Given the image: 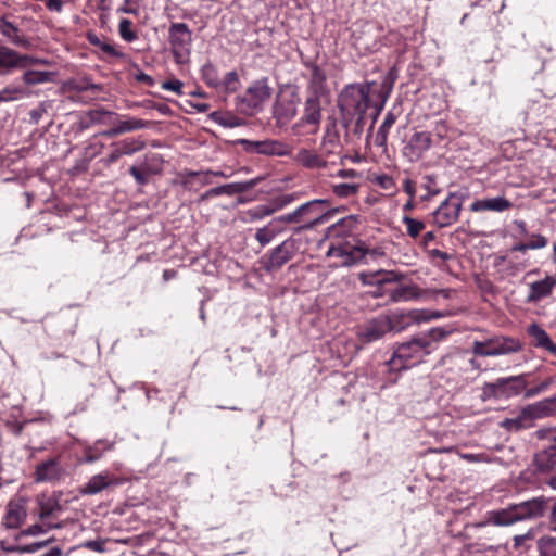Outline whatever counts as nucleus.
<instances>
[{
	"mask_svg": "<svg viewBox=\"0 0 556 556\" xmlns=\"http://www.w3.org/2000/svg\"><path fill=\"white\" fill-rule=\"evenodd\" d=\"M521 350L522 344L518 339L505 336H494L472 343V353L481 357L507 355Z\"/></svg>",
	"mask_w": 556,
	"mask_h": 556,
	"instance_id": "5",
	"label": "nucleus"
},
{
	"mask_svg": "<svg viewBox=\"0 0 556 556\" xmlns=\"http://www.w3.org/2000/svg\"><path fill=\"white\" fill-rule=\"evenodd\" d=\"M407 316L413 321L421 323V321H429L432 319L440 318L443 315L440 312H432V311H427V309H414V311H410L407 314Z\"/></svg>",
	"mask_w": 556,
	"mask_h": 556,
	"instance_id": "53",
	"label": "nucleus"
},
{
	"mask_svg": "<svg viewBox=\"0 0 556 556\" xmlns=\"http://www.w3.org/2000/svg\"><path fill=\"white\" fill-rule=\"evenodd\" d=\"M25 96H27V91L21 86L9 85L0 90L1 102L16 101L24 98Z\"/></svg>",
	"mask_w": 556,
	"mask_h": 556,
	"instance_id": "50",
	"label": "nucleus"
},
{
	"mask_svg": "<svg viewBox=\"0 0 556 556\" xmlns=\"http://www.w3.org/2000/svg\"><path fill=\"white\" fill-rule=\"evenodd\" d=\"M201 77L203 81L212 88L222 87L218 71L212 63H206L202 66Z\"/></svg>",
	"mask_w": 556,
	"mask_h": 556,
	"instance_id": "47",
	"label": "nucleus"
},
{
	"mask_svg": "<svg viewBox=\"0 0 556 556\" xmlns=\"http://www.w3.org/2000/svg\"><path fill=\"white\" fill-rule=\"evenodd\" d=\"M402 220L406 226L407 235L414 239L417 238L426 227L424 222L407 215L403 216Z\"/></svg>",
	"mask_w": 556,
	"mask_h": 556,
	"instance_id": "52",
	"label": "nucleus"
},
{
	"mask_svg": "<svg viewBox=\"0 0 556 556\" xmlns=\"http://www.w3.org/2000/svg\"><path fill=\"white\" fill-rule=\"evenodd\" d=\"M242 143L248 152L268 156H288L292 152L291 146L280 140H243Z\"/></svg>",
	"mask_w": 556,
	"mask_h": 556,
	"instance_id": "16",
	"label": "nucleus"
},
{
	"mask_svg": "<svg viewBox=\"0 0 556 556\" xmlns=\"http://www.w3.org/2000/svg\"><path fill=\"white\" fill-rule=\"evenodd\" d=\"M53 73L43 71H26L23 74V81L26 85H39L52 80Z\"/></svg>",
	"mask_w": 556,
	"mask_h": 556,
	"instance_id": "49",
	"label": "nucleus"
},
{
	"mask_svg": "<svg viewBox=\"0 0 556 556\" xmlns=\"http://www.w3.org/2000/svg\"><path fill=\"white\" fill-rule=\"evenodd\" d=\"M296 112V102L293 99L278 98L273 105V118L276 126L285 127L288 125L295 117Z\"/></svg>",
	"mask_w": 556,
	"mask_h": 556,
	"instance_id": "23",
	"label": "nucleus"
},
{
	"mask_svg": "<svg viewBox=\"0 0 556 556\" xmlns=\"http://www.w3.org/2000/svg\"><path fill=\"white\" fill-rule=\"evenodd\" d=\"M514 511L517 517V521L523 519H530L540 517L544 513V501L539 498H533L531 501H526L516 505H513Z\"/></svg>",
	"mask_w": 556,
	"mask_h": 556,
	"instance_id": "27",
	"label": "nucleus"
},
{
	"mask_svg": "<svg viewBox=\"0 0 556 556\" xmlns=\"http://www.w3.org/2000/svg\"><path fill=\"white\" fill-rule=\"evenodd\" d=\"M500 427L508 432H518L533 427V422L530 415L527 413V407H523L518 416L503 419L500 422Z\"/></svg>",
	"mask_w": 556,
	"mask_h": 556,
	"instance_id": "33",
	"label": "nucleus"
},
{
	"mask_svg": "<svg viewBox=\"0 0 556 556\" xmlns=\"http://www.w3.org/2000/svg\"><path fill=\"white\" fill-rule=\"evenodd\" d=\"M280 233H282V228H279L276 220L273 218L264 227H261L256 230L255 240L262 247H265Z\"/></svg>",
	"mask_w": 556,
	"mask_h": 556,
	"instance_id": "39",
	"label": "nucleus"
},
{
	"mask_svg": "<svg viewBox=\"0 0 556 556\" xmlns=\"http://www.w3.org/2000/svg\"><path fill=\"white\" fill-rule=\"evenodd\" d=\"M451 332H452V330H448L446 328L434 327V328L430 329L427 333L420 334V337L429 338L430 346L434 348V345H433L434 343L445 339Z\"/></svg>",
	"mask_w": 556,
	"mask_h": 556,
	"instance_id": "56",
	"label": "nucleus"
},
{
	"mask_svg": "<svg viewBox=\"0 0 556 556\" xmlns=\"http://www.w3.org/2000/svg\"><path fill=\"white\" fill-rule=\"evenodd\" d=\"M114 116H116L115 113L106 111L103 108L92 109L84 113L78 127L80 130H85L93 125H110Z\"/></svg>",
	"mask_w": 556,
	"mask_h": 556,
	"instance_id": "26",
	"label": "nucleus"
},
{
	"mask_svg": "<svg viewBox=\"0 0 556 556\" xmlns=\"http://www.w3.org/2000/svg\"><path fill=\"white\" fill-rule=\"evenodd\" d=\"M87 39L90 45L99 47L105 54L122 59L124 58V53L115 49L114 46L109 42L102 41L96 34L89 33L87 35Z\"/></svg>",
	"mask_w": 556,
	"mask_h": 556,
	"instance_id": "48",
	"label": "nucleus"
},
{
	"mask_svg": "<svg viewBox=\"0 0 556 556\" xmlns=\"http://www.w3.org/2000/svg\"><path fill=\"white\" fill-rule=\"evenodd\" d=\"M528 243L531 250H539L548 244V239L540 233H532Z\"/></svg>",
	"mask_w": 556,
	"mask_h": 556,
	"instance_id": "61",
	"label": "nucleus"
},
{
	"mask_svg": "<svg viewBox=\"0 0 556 556\" xmlns=\"http://www.w3.org/2000/svg\"><path fill=\"white\" fill-rule=\"evenodd\" d=\"M66 469L60 457H52L36 465L34 480L37 483L55 484L64 479Z\"/></svg>",
	"mask_w": 556,
	"mask_h": 556,
	"instance_id": "13",
	"label": "nucleus"
},
{
	"mask_svg": "<svg viewBox=\"0 0 556 556\" xmlns=\"http://www.w3.org/2000/svg\"><path fill=\"white\" fill-rule=\"evenodd\" d=\"M110 147L111 152L100 161L106 167L116 163L124 155H132L134 153L141 151L146 147V143L140 139L126 138L111 143Z\"/></svg>",
	"mask_w": 556,
	"mask_h": 556,
	"instance_id": "18",
	"label": "nucleus"
},
{
	"mask_svg": "<svg viewBox=\"0 0 556 556\" xmlns=\"http://www.w3.org/2000/svg\"><path fill=\"white\" fill-rule=\"evenodd\" d=\"M239 85V76L236 71L228 72L223 81L222 86L224 87L225 91L227 92H233L237 90Z\"/></svg>",
	"mask_w": 556,
	"mask_h": 556,
	"instance_id": "57",
	"label": "nucleus"
},
{
	"mask_svg": "<svg viewBox=\"0 0 556 556\" xmlns=\"http://www.w3.org/2000/svg\"><path fill=\"white\" fill-rule=\"evenodd\" d=\"M39 518L47 529L61 528V525L53 522L63 511L60 501L53 496H45L38 498Z\"/></svg>",
	"mask_w": 556,
	"mask_h": 556,
	"instance_id": "22",
	"label": "nucleus"
},
{
	"mask_svg": "<svg viewBox=\"0 0 556 556\" xmlns=\"http://www.w3.org/2000/svg\"><path fill=\"white\" fill-rule=\"evenodd\" d=\"M311 70V79L308 88L311 90V94L319 96L324 89L326 75L324 71L316 64H309Z\"/></svg>",
	"mask_w": 556,
	"mask_h": 556,
	"instance_id": "43",
	"label": "nucleus"
},
{
	"mask_svg": "<svg viewBox=\"0 0 556 556\" xmlns=\"http://www.w3.org/2000/svg\"><path fill=\"white\" fill-rule=\"evenodd\" d=\"M274 219L276 220L279 228H282V232L286 230V225H288V224H296L299 226L298 215H296L295 210L293 212L275 217Z\"/></svg>",
	"mask_w": 556,
	"mask_h": 556,
	"instance_id": "60",
	"label": "nucleus"
},
{
	"mask_svg": "<svg viewBox=\"0 0 556 556\" xmlns=\"http://www.w3.org/2000/svg\"><path fill=\"white\" fill-rule=\"evenodd\" d=\"M114 443L106 440H98L92 445H87L84 448V457L80 463L92 464L100 460L103 455L113 450Z\"/></svg>",
	"mask_w": 556,
	"mask_h": 556,
	"instance_id": "31",
	"label": "nucleus"
},
{
	"mask_svg": "<svg viewBox=\"0 0 556 556\" xmlns=\"http://www.w3.org/2000/svg\"><path fill=\"white\" fill-rule=\"evenodd\" d=\"M271 97V88L268 78L262 77L253 81L239 98V109L247 114H252L263 108Z\"/></svg>",
	"mask_w": 556,
	"mask_h": 556,
	"instance_id": "8",
	"label": "nucleus"
},
{
	"mask_svg": "<svg viewBox=\"0 0 556 556\" xmlns=\"http://www.w3.org/2000/svg\"><path fill=\"white\" fill-rule=\"evenodd\" d=\"M295 252V243L293 239H287L279 245L274 248L264 258V268L273 271L281 268L288 263Z\"/></svg>",
	"mask_w": 556,
	"mask_h": 556,
	"instance_id": "17",
	"label": "nucleus"
},
{
	"mask_svg": "<svg viewBox=\"0 0 556 556\" xmlns=\"http://www.w3.org/2000/svg\"><path fill=\"white\" fill-rule=\"evenodd\" d=\"M375 85V81H367L365 84H351L343 88L338 102L344 119L351 121L356 117L357 126L363 123L369 108L370 92H372Z\"/></svg>",
	"mask_w": 556,
	"mask_h": 556,
	"instance_id": "2",
	"label": "nucleus"
},
{
	"mask_svg": "<svg viewBox=\"0 0 556 556\" xmlns=\"http://www.w3.org/2000/svg\"><path fill=\"white\" fill-rule=\"evenodd\" d=\"M528 333L533 338L535 346L543 348L556 356V344L543 328L538 324H531L528 327Z\"/></svg>",
	"mask_w": 556,
	"mask_h": 556,
	"instance_id": "36",
	"label": "nucleus"
},
{
	"mask_svg": "<svg viewBox=\"0 0 556 556\" xmlns=\"http://www.w3.org/2000/svg\"><path fill=\"white\" fill-rule=\"evenodd\" d=\"M168 42L177 64L184 65L190 62L192 33L186 23H173L169 26Z\"/></svg>",
	"mask_w": 556,
	"mask_h": 556,
	"instance_id": "6",
	"label": "nucleus"
},
{
	"mask_svg": "<svg viewBox=\"0 0 556 556\" xmlns=\"http://www.w3.org/2000/svg\"><path fill=\"white\" fill-rule=\"evenodd\" d=\"M160 173L159 168H149L148 159L139 166H131L129 174L135 178L137 184L143 186L148 182L149 176Z\"/></svg>",
	"mask_w": 556,
	"mask_h": 556,
	"instance_id": "44",
	"label": "nucleus"
},
{
	"mask_svg": "<svg viewBox=\"0 0 556 556\" xmlns=\"http://www.w3.org/2000/svg\"><path fill=\"white\" fill-rule=\"evenodd\" d=\"M210 173L211 172H193V170L184 172L180 174L181 185L186 189H191L194 184L195 178H199L200 185H202V186L208 185L211 182V180L208 179Z\"/></svg>",
	"mask_w": 556,
	"mask_h": 556,
	"instance_id": "45",
	"label": "nucleus"
},
{
	"mask_svg": "<svg viewBox=\"0 0 556 556\" xmlns=\"http://www.w3.org/2000/svg\"><path fill=\"white\" fill-rule=\"evenodd\" d=\"M534 437L538 440H551L556 437V426L554 427H542L534 432Z\"/></svg>",
	"mask_w": 556,
	"mask_h": 556,
	"instance_id": "62",
	"label": "nucleus"
},
{
	"mask_svg": "<svg viewBox=\"0 0 556 556\" xmlns=\"http://www.w3.org/2000/svg\"><path fill=\"white\" fill-rule=\"evenodd\" d=\"M432 143L430 131L414 127L402 140V156L410 163H416L431 149Z\"/></svg>",
	"mask_w": 556,
	"mask_h": 556,
	"instance_id": "7",
	"label": "nucleus"
},
{
	"mask_svg": "<svg viewBox=\"0 0 556 556\" xmlns=\"http://www.w3.org/2000/svg\"><path fill=\"white\" fill-rule=\"evenodd\" d=\"M532 422L535 419H542L556 415V396L546 397L533 404L526 406Z\"/></svg>",
	"mask_w": 556,
	"mask_h": 556,
	"instance_id": "28",
	"label": "nucleus"
},
{
	"mask_svg": "<svg viewBox=\"0 0 556 556\" xmlns=\"http://www.w3.org/2000/svg\"><path fill=\"white\" fill-rule=\"evenodd\" d=\"M132 23L128 18L121 20L118 24L119 36L127 42H132L137 39V34L131 29Z\"/></svg>",
	"mask_w": 556,
	"mask_h": 556,
	"instance_id": "55",
	"label": "nucleus"
},
{
	"mask_svg": "<svg viewBox=\"0 0 556 556\" xmlns=\"http://www.w3.org/2000/svg\"><path fill=\"white\" fill-rule=\"evenodd\" d=\"M515 522H517V517H516L513 506H510L506 509L489 513L486 520L483 522L477 523L476 527H484L486 525L509 526Z\"/></svg>",
	"mask_w": 556,
	"mask_h": 556,
	"instance_id": "32",
	"label": "nucleus"
},
{
	"mask_svg": "<svg viewBox=\"0 0 556 556\" xmlns=\"http://www.w3.org/2000/svg\"><path fill=\"white\" fill-rule=\"evenodd\" d=\"M294 160L302 166L309 169L324 168L327 162L316 152L302 148L298 151Z\"/></svg>",
	"mask_w": 556,
	"mask_h": 556,
	"instance_id": "37",
	"label": "nucleus"
},
{
	"mask_svg": "<svg viewBox=\"0 0 556 556\" xmlns=\"http://www.w3.org/2000/svg\"><path fill=\"white\" fill-rule=\"evenodd\" d=\"M254 185H255V182L253 180H251V181H247V182H233V184L215 187V188H212L208 191H206L201 197V199L205 200L210 197H217L223 193H226L229 195H232L235 193H242V192L251 189L252 187H254Z\"/></svg>",
	"mask_w": 556,
	"mask_h": 556,
	"instance_id": "34",
	"label": "nucleus"
},
{
	"mask_svg": "<svg viewBox=\"0 0 556 556\" xmlns=\"http://www.w3.org/2000/svg\"><path fill=\"white\" fill-rule=\"evenodd\" d=\"M321 144L327 154H336L340 152L341 140L336 119L327 121Z\"/></svg>",
	"mask_w": 556,
	"mask_h": 556,
	"instance_id": "29",
	"label": "nucleus"
},
{
	"mask_svg": "<svg viewBox=\"0 0 556 556\" xmlns=\"http://www.w3.org/2000/svg\"><path fill=\"white\" fill-rule=\"evenodd\" d=\"M527 388L525 375L498 378L493 383L485 386V392L496 399H509L519 395Z\"/></svg>",
	"mask_w": 556,
	"mask_h": 556,
	"instance_id": "11",
	"label": "nucleus"
},
{
	"mask_svg": "<svg viewBox=\"0 0 556 556\" xmlns=\"http://www.w3.org/2000/svg\"><path fill=\"white\" fill-rule=\"evenodd\" d=\"M433 350L429 338L417 336L399 344L388 364L393 371L405 370L420 364Z\"/></svg>",
	"mask_w": 556,
	"mask_h": 556,
	"instance_id": "3",
	"label": "nucleus"
},
{
	"mask_svg": "<svg viewBox=\"0 0 556 556\" xmlns=\"http://www.w3.org/2000/svg\"><path fill=\"white\" fill-rule=\"evenodd\" d=\"M358 278L363 285L372 288V290L369 291L372 298H386L389 296V285L396 282L400 276L394 271L377 270L361 273Z\"/></svg>",
	"mask_w": 556,
	"mask_h": 556,
	"instance_id": "10",
	"label": "nucleus"
},
{
	"mask_svg": "<svg viewBox=\"0 0 556 556\" xmlns=\"http://www.w3.org/2000/svg\"><path fill=\"white\" fill-rule=\"evenodd\" d=\"M22 54L8 47H0V67L9 72L13 68H22Z\"/></svg>",
	"mask_w": 556,
	"mask_h": 556,
	"instance_id": "41",
	"label": "nucleus"
},
{
	"mask_svg": "<svg viewBox=\"0 0 556 556\" xmlns=\"http://www.w3.org/2000/svg\"><path fill=\"white\" fill-rule=\"evenodd\" d=\"M109 542V539H97V540H88L85 541L80 547H85L87 549L104 553L106 551L105 544Z\"/></svg>",
	"mask_w": 556,
	"mask_h": 556,
	"instance_id": "58",
	"label": "nucleus"
},
{
	"mask_svg": "<svg viewBox=\"0 0 556 556\" xmlns=\"http://www.w3.org/2000/svg\"><path fill=\"white\" fill-rule=\"evenodd\" d=\"M118 12L137 15L139 13V0H125Z\"/></svg>",
	"mask_w": 556,
	"mask_h": 556,
	"instance_id": "64",
	"label": "nucleus"
},
{
	"mask_svg": "<svg viewBox=\"0 0 556 556\" xmlns=\"http://www.w3.org/2000/svg\"><path fill=\"white\" fill-rule=\"evenodd\" d=\"M540 556H556V538L544 535L536 541Z\"/></svg>",
	"mask_w": 556,
	"mask_h": 556,
	"instance_id": "51",
	"label": "nucleus"
},
{
	"mask_svg": "<svg viewBox=\"0 0 556 556\" xmlns=\"http://www.w3.org/2000/svg\"><path fill=\"white\" fill-rule=\"evenodd\" d=\"M0 31L15 46L22 48L30 47L29 39H27L24 35H21L20 29L13 23L3 21L0 25Z\"/></svg>",
	"mask_w": 556,
	"mask_h": 556,
	"instance_id": "38",
	"label": "nucleus"
},
{
	"mask_svg": "<svg viewBox=\"0 0 556 556\" xmlns=\"http://www.w3.org/2000/svg\"><path fill=\"white\" fill-rule=\"evenodd\" d=\"M556 288V276L545 275L544 278L528 282V293L525 302L527 304H538L544 299L549 298Z\"/></svg>",
	"mask_w": 556,
	"mask_h": 556,
	"instance_id": "20",
	"label": "nucleus"
},
{
	"mask_svg": "<svg viewBox=\"0 0 556 556\" xmlns=\"http://www.w3.org/2000/svg\"><path fill=\"white\" fill-rule=\"evenodd\" d=\"M161 87L164 90L173 91L176 94L181 96L184 84L179 79H172L162 83Z\"/></svg>",
	"mask_w": 556,
	"mask_h": 556,
	"instance_id": "63",
	"label": "nucleus"
},
{
	"mask_svg": "<svg viewBox=\"0 0 556 556\" xmlns=\"http://www.w3.org/2000/svg\"><path fill=\"white\" fill-rule=\"evenodd\" d=\"M532 540H533L532 531H528L525 534L515 535L514 536V546H515V548H517L519 551H523V549L526 551L530 547V545L528 543Z\"/></svg>",
	"mask_w": 556,
	"mask_h": 556,
	"instance_id": "59",
	"label": "nucleus"
},
{
	"mask_svg": "<svg viewBox=\"0 0 556 556\" xmlns=\"http://www.w3.org/2000/svg\"><path fill=\"white\" fill-rule=\"evenodd\" d=\"M149 122L136 117H128L118 122L113 128L102 131L100 135L105 137H116L125 132H130L148 127Z\"/></svg>",
	"mask_w": 556,
	"mask_h": 556,
	"instance_id": "30",
	"label": "nucleus"
},
{
	"mask_svg": "<svg viewBox=\"0 0 556 556\" xmlns=\"http://www.w3.org/2000/svg\"><path fill=\"white\" fill-rule=\"evenodd\" d=\"M26 518L24 506L16 502H10L7 506L3 523L7 528L15 529L22 525Z\"/></svg>",
	"mask_w": 556,
	"mask_h": 556,
	"instance_id": "35",
	"label": "nucleus"
},
{
	"mask_svg": "<svg viewBox=\"0 0 556 556\" xmlns=\"http://www.w3.org/2000/svg\"><path fill=\"white\" fill-rule=\"evenodd\" d=\"M291 202V197L286 195L283 198L277 199L271 203L261 204L255 207L249 208L244 212V220L245 222H256L261 220L275 212L281 210L287 204Z\"/></svg>",
	"mask_w": 556,
	"mask_h": 556,
	"instance_id": "24",
	"label": "nucleus"
},
{
	"mask_svg": "<svg viewBox=\"0 0 556 556\" xmlns=\"http://www.w3.org/2000/svg\"><path fill=\"white\" fill-rule=\"evenodd\" d=\"M332 179L330 189L340 199L354 198L359 191L361 184L356 180L361 179V174L355 169H340Z\"/></svg>",
	"mask_w": 556,
	"mask_h": 556,
	"instance_id": "9",
	"label": "nucleus"
},
{
	"mask_svg": "<svg viewBox=\"0 0 556 556\" xmlns=\"http://www.w3.org/2000/svg\"><path fill=\"white\" fill-rule=\"evenodd\" d=\"M513 207V201L506 198L504 194H500L496 197L477 199L470 204L469 210L473 213H504L510 211Z\"/></svg>",
	"mask_w": 556,
	"mask_h": 556,
	"instance_id": "21",
	"label": "nucleus"
},
{
	"mask_svg": "<svg viewBox=\"0 0 556 556\" xmlns=\"http://www.w3.org/2000/svg\"><path fill=\"white\" fill-rule=\"evenodd\" d=\"M104 147V143L101 141L94 139L89 140L84 148V159L87 161V163L90 162L102 153Z\"/></svg>",
	"mask_w": 556,
	"mask_h": 556,
	"instance_id": "54",
	"label": "nucleus"
},
{
	"mask_svg": "<svg viewBox=\"0 0 556 556\" xmlns=\"http://www.w3.org/2000/svg\"><path fill=\"white\" fill-rule=\"evenodd\" d=\"M393 328L389 317L380 316L361 326L357 330V337L363 343H371L381 339L384 334L392 331Z\"/></svg>",
	"mask_w": 556,
	"mask_h": 556,
	"instance_id": "15",
	"label": "nucleus"
},
{
	"mask_svg": "<svg viewBox=\"0 0 556 556\" xmlns=\"http://www.w3.org/2000/svg\"><path fill=\"white\" fill-rule=\"evenodd\" d=\"M359 225L358 215H349L331 225L327 230V236L331 240L337 239L338 242H331L327 255L341 258V265L353 266L364 260L367 254L365 243L357 241L352 244L350 241L341 242L340 240L353 235Z\"/></svg>",
	"mask_w": 556,
	"mask_h": 556,
	"instance_id": "1",
	"label": "nucleus"
},
{
	"mask_svg": "<svg viewBox=\"0 0 556 556\" xmlns=\"http://www.w3.org/2000/svg\"><path fill=\"white\" fill-rule=\"evenodd\" d=\"M532 465L540 473L548 472L556 467V441L535 453Z\"/></svg>",
	"mask_w": 556,
	"mask_h": 556,
	"instance_id": "25",
	"label": "nucleus"
},
{
	"mask_svg": "<svg viewBox=\"0 0 556 556\" xmlns=\"http://www.w3.org/2000/svg\"><path fill=\"white\" fill-rule=\"evenodd\" d=\"M416 298H418L417 287L412 285L396 286L395 288H390L387 303L404 302Z\"/></svg>",
	"mask_w": 556,
	"mask_h": 556,
	"instance_id": "40",
	"label": "nucleus"
},
{
	"mask_svg": "<svg viewBox=\"0 0 556 556\" xmlns=\"http://www.w3.org/2000/svg\"><path fill=\"white\" fill-rule=\"evenodd\" d=\"M121 484V480L109 471H102L90 477L79 486L78 493L83 496L97 495L110 488Z\"/></svg>",
	"mask_w": 556,
	"mask_h": 556,
	"instance_id": "19",
	"label": "nucleus"
},
{
	"mask_svg": "<svg viewBox=\"0 0 556 556\" xmlns=\"http://www.w3.org/2000/svg\"><path fill=\"white\" fill-rule=\"evenodd\" d=\"M396 78H397V75H396L395 68H391L386 74V76L381 83L380 91L378 92V97L381 99V105L384 104L388 97L392 92ZM381 108L382 106H380L379 110H381Z\"/></svg>",
	"mask_w": 556,
	"mask_h": 556,
	"instance_id": "46",
	"label": "nucleus"
},
{
	"mask_svg": "<svg viewBox=\"0 0 556 556\" xmlns=\"http://www.w3.org/2000/svg\"><path fill=\"white\" fill-rule=\"evenodd\" d=\"M328 205L329 201L325 199H315L300 205L295 210L299 226L294 231L309 230L327 222L329 218Z\"/></svg>",
	"mask_w": 556,
	"mask_h": 556,
	"instance_id": "4",
	"label": "nucleus"
},
{
	"mask_svg": "<svg viewBox=\"0 0 556 556\" xmlns=\"http://www.w3.org/2000/svg\"><path fill=\"white\" fill-rule=\"evenodd\" d=\"M321 121V104H320V98L316 94H311L307 97L305 101V109L303 116L300 118L299 122H296L291 130L293 135L300 136L302 135L301 128L303 126H311L312 129L308 130L309 134H316L319 124Z\"/></svg>",
	"mask_w": 556,
	"mask_h": 556,
	"instance_id": "12",
	"label": "nucleus"
},
{
	"mask_svg": "<svg viewBox=\"0 0 556 556\" xmlns=\"http://www.w3.org/2000/svg\"><path fill=\"white\" fill-rule=\"evenodd\" d=\"M397 115L393 111H389L381 125L379 126L376 134V143L380 147H386L388 141V135L391 127L395 124Z\"/></svg>",
	"mask_w": 556,
	"mask_h": 556,
	"instance_id": "42",
	"label": "nucleus"
},
{
	"mask_svg": "<svg viewBox=\"0 0 556 556\" xmlns=\"http://www.w3.org/2000/svg\"><path fill=\"white\" fill-rule=\"evenodd\" d=\"M462 205V198L456 193H450V195L433 212L434 223L440 228L451 226L458 219Z\"/></svg>",
	"mask_w": 556,
	"mask_h": 556,
	"instance_id": "14",
	"label": "nucleus"
}]
</instances>
